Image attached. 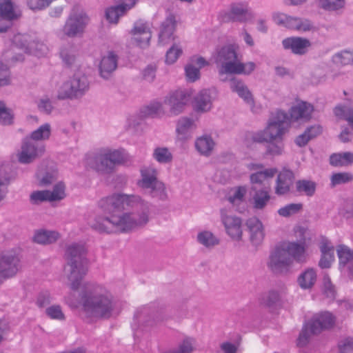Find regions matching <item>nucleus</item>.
<instances>
[{
  "instance_id": "nucleus-1",
  "label": "nucleus",
  "mask_w": 353,
  "mask_h": 353,
  "mask_svg": "<svg viewBox=\"0 0 353 353\" xmlns=\"http://www.w3.org/2000/svg\"><path fill=\"white\" fill-rule=\"evenodd\" d=\"M98 207L105 216L97 217L90 225L100 233L127 232L149 221L148 206L138 195L114 193L100 199Z\"/></svg>"
},
{
  "instance_id": "nucleus-2",
  "label": "nucleus",
  "mask_w": 353,
  "mask_h": 353,
  "mask_svg": "<svg viewBox=\"0 0 353 353\" xmlns=\"http://www.w3.org/2000/svg\"><path fill=\"white\" fill-rule=\"evenodd\" d=\"M83 312L88 318H109L113 310L110 293L102 285L85 284L81 294Z\"/></svg>"
},
{
  "instance_id": "nucleus-3",
  "label": "nucleus",
  "mask_w": 353,
  "mask_h": 353,
  "mask_svg": "<svg viewBox=\"0 0 353 353\" xmlns=\"http://www.w3.org/2000/svg\"><path fill=\"white\" fill-rule=\"evenodd\" d=\"M6 44L10 48L3 52V57L8 63L23 60V53L41 57L48 52L47 45L35 34H15Z\"/></svg>"
},
{
  "instance_id": "nucleus-4",
  "label": "nucleus",
  "mask_w": 353,
  "mask_h": 353,
  "mask_svg": "<svg viewBox=\"0 0 353 353\" xmlns=\"http://www.w3.org/2000/svg\"><path fill=\"white\" fill-rule=\"evenodd\" d=\"M307 245L305 241L288 242L276 247L270 256L268 267L274 272H286L293 260L303 263L306 260Z\"/></svg>"
},
{
  "instance_id": "nucleus-5",
  "label": "nucleus",
  "mask_w": 353,
  "mask_h": 353,
  "mask_svg": "<svg viewBox=\"0 0 353 353\" xmlns=\"http://www.w3.org/2000/svg\"><path fill=\"white\" fill-rule=\"evenodd\" d=\"M65 259L67 265L66 272L70 281V288L73 290H77L81 282L88 272V260L85 258V248L84 244L73 243L69 245L65 250Z\"/></svg>"
},
{
  "instance_id": "nucleus-6",
  "label": "nucleus",
  "mask_w": 353,
  "mask_h": 353,
  "mask_svg": "<svg viewBox=\"0 0 353 353\" xmlns=\"http://www.w3.org/2000/svg\"><path fill=\"white\" fill-rule=\"evenodd\" d=\"M128 160V154L123 149L101 150L94 157L88 159V165L98 172L109 174L114 171L117 165L125 163Z\"/></svg>"
},
{
  "instance_id": "nucleus-7",
  "label": "nucleus",
  "mask_w": 353,
  "mask_h": 353,
  "mask_svg": "<svg viewBox=\"0 0 353 353\" xmlns=\"http://www.w3.org/2000/svg\"><path fill=\"white\" fill-rule=\"evenodd\" d=\"M334 323L335 318L329 312H322L314 314L311 321L303 325L297 339V345L304 347L309 342L312 334H316L323 330L331 328Z\"/></svg>"
},
{
  "instance_id": "nucleus-8",
  "label": "nucleus",
  "mask_w": 353,
  "mask_h": 353,
  "mask_svg": "<svg viewBox=\"0 0 353 353\" xmlns=\"http://www.w3.org/2000/svg\"><path fill=\"white\" fill-rule=\"evenodd\" d=\"M90 83L85 74L75 73L71 78L63 82L57 90L59 100H74L81 98L88 91Z\"/></svg>"
},
{
  "instance_id": "nucleus-9",
  "label": "nucleus",
  "mask_w": 353,
  "mask_h": 353,
  "mask_svg": "<svg viewBox=\"0 0 353 353\" xmlns=\"http://www.w3.org/2000/svg\"><path fill=\"white\" fill-rule=\"evenodd\" d=\"M141 179L137 185L148 191L153 198L165 201L168 198L165 184L158 179V170L153 166L143 168L141 171Z\"/></svg>"
},
{
  "instance_id": "nucleus-10",
  "label": "nucleus",
  "mask_w": 353,
  "mask_h": 353,
  "mask_svg": "<svg viewBox=\"0 0 353 353\" xmlns=\"http://www.w3.org/2000/svg\"><path fill=\"white\" fill-rule=\"evenodd\" d=\"M254 13L246 1L233 2L228 10L219 12V18L224 22H247L254 19Z\"/></svg>"
},
{
  "instance_id": "nucleus-11",
  "label": "nucleus",
  "mask_w": 353,
  "mask_h": 353,
  "mask_svg": "<svg viewBox=\"0 0 353 353\" xmlns=\"http://www.w3.org/2000/svg\"><path fill=\"white\" fill-rule=\"evenodd\" d=\"M88 21L89 19L86 14L73 12L68 16L61 32L70 38L81 37L84 32Z\"/></svg>"
},
{
  "instance_id": "nucleus-12",
  "label": "nucleus",
  "mask_w": 353,
  "mask_h": 353,
  "mask_svg": "<svg viewBox=\"0 0 353 353\" xmlns=\"http://www.w3.org/2000/svg\"><path fill=\"white\" fill-rule=\"evenodd\" d=\"M44 152V145L34 142L31 139L26 137L21 141V149L17 156L19 163L28 164L41 157Z\"/></svg>"
},
{
  "instance_id": "nucleus-13",
  "label": "nucleus",
  "mask_w": 353,
  "mask_h": 353,
  "mask_svg": "<svg viewBox=\"0 0 353 353\" xmlns=\"http://www.w3.org/2000/svg\"><path fill=\"white\" fill-rule=\"evenodd\" d=\"M21 15L20 9L12 0H0V32H6L12 22Z\"/></svg>"
},
{
  "instance_id": "nucleus-14",
  "label": "nucleus",
  "mask_w": 353,
  "mask_h": 353,
  "mask_svg": "<svg viewBox=\"0 0 353 353\" xmlns=\"http://www.w3.org/2000/svg\"><path fill=\"white\" fill-rule=\"evenodd\" d=\"M21 268L19 256L12 251L0 255V284L14 276Z\"/></svg>"
},
{
  "instance_id": "nucleus-15",
  "label": "nucleus",
  "mask_w": 353,
  "mask_h": 353,
  "mask_svg": "<svg viewBox=\"0 0 353 353\" xmlns=\"http://www.w3.org/2000/svg\"><path fill=\"white\" fill-rule=\"evenodd\" d=\"M288 115L284 111L278 110L272 114L265 130L271 141L281 139L288 123Z\"/></svg>"
},
{
  "instance_id": "nucleus-16",
  "label": "nucleus",
  "mask_w": 353,
  "mask_h": 353,
  "mask_svg": "<svg viewBox=\"0 0 353 353\" xmlns=\"http://www.w3.org/2000/svg\"><path fill=\"white\" fill-rule=\"evenodd\" d=\"M213 59L216 64L221 65L219 74L221 75L225 74H231L232 71H229L228 67L235 65L237 60L236 50L233 46L228 45L217 49L213 54Z\"/></svg>"
},
{
  "instance_id": "nucleus-17",
  "label": "nucleus",
  "mask_w": 353,
  "mask_h": 353,
  "mask_svg": "<svg viewBox=\"0 0 353 353\" xmlns=\"http://www.w3.org/2000/svg\"><path fill=\"white\" fill-rule=\"evenodd\" d=\"M221 220L225 227L226 233L234 240H240L242 237V221L233 215L225 208L220 210Z\"/></svg>"
},
{
  "instance_id": "nucleus-18",
  "label": "nucleus",
  "mask_w": 353,
  "mask_h": 353,
  "mask_svg": "<svg viewBox=\"0 0 353 353\" xmlns=\"http://www.w3.org/2000/svg\"><path fill=\"white\" fill-rule=\"evenodd\" d=\"M65 196V186L62 183H57L52 191L40 190L33 192L30 196V201L33 204H39L41 202L49 201H57Z\"/></svg>"
},
{
  "instance_id": "nucleus-19",
  "label": "nucleus",
  "mask_w": 353,
  "mask_h": 353,
  "mask_svg": "<svg viewBox=\"0 0 353 353\" xmlns=\"http://www.w3.org/2000/svg\"><path fill=\"white\" fill-rule=\"evenodd\" d=\"M131 34L132 35V41L137 46L141 48L148 46L152 33L148 23L141 20L136 21L131 30Z\"/></svg>"
},
{
  "instance_id": "nucleus-20",
  "label": "nucleus",
  "mask_w": 353,
  "mask_h": 353,
  "mask_svg": "<svg viewBox=\"0 0 353 353\" xmlns=\"http://www.w3.org/2000/svg\"><path fill=\"white\" fill-rule=\"evenodd\" d=\"M189 100V96L185 91L176 90L170 93L164 99V103L170 107L172 115L181 114Z\"/></svg>"
},
{
  "instance_id": "nucleus-21",
  "label": "nucleus",
  "mask_w": 353,
  "mask_h": 353,
  "mask_svg": "<svg viewBox=\"0 0 353 353\" xmlns=\"http://www.w3.org/2000/svg\"><path fill=\"white\" fill-rule=\"evenodd\" d=\"M313 111L314 107L311 103L300 101L290 108L288 123L307 121L310 119Z\"/></svg>"
},
{
  "instance_id": "nucleus-22",
  "label": "nucleus",
  "mask_w": 353,
  "mask_h": 353,
  "mask_svg": "<svg viewBox=\"0 0 353 353\" xmlns=\"http://www.w3.org/2000/svg\"><path fill=\"white\" fill-rule=\"evenodd\" d=\"M282 45L285 50H290L292 53L298 55L306 54L311 46L309 39L300 37H290L282 41Z\"/></svg>"
},
{
  "instance_id": "nucleus-23",
  "label": "nucleus",
  "mask_w": 353,
  "mask_h": 353,
  "mask_svg": "<svg viewBox=\"0 0 353 353\" xmlns=\"http://www.w3.org/2000/svg\"><path fill=\"white\" fill-rule=\"evenodd\" d=\"M136 4V0H121L119 5L111 6L105 10L106 19L110 23L117 24L119 18L126 14Z\"/></svg>"
},
{
  "instance_id": "nucleus-24",
  "label": "nucleus",
  "mask_w": 353,
  "mask_h": 353,
  "mask_svg": "<svg viewBox=\"0 0 353 353\" xmlns=\"http://www.w3.org/2000/svg\"><path fill=\"white\" fill-rule=\"evenodd\" d=\"M176 28L175 17L172 13H168L165 21L161 23L159 34V43L165 45L174 39V32Z\"/></svg>"
},
{
  "instance_id": "nucleus-25",
  "label": "nucleus",
  "mask_w": 353,
  "mask_h": 353,
  "mask_svg": "<svg viewBox=\"0 0 353 353\" xmlns=\"http://www.w3.org/2000/svg\"><path fill=\"white\" fill-rule=\"evenodd\" d=\"M196 128L197 124L194 119L188 117L180 118L176 128L177 139L181 141L190 139Z\"/></svg>"
},
{
  "instance_id": "nucleus-26",
  "label": "nucleus",
  "mask_w": 353,
  "mask_h": 353,
  "mask_svg": "<svg viewBox=\"0 0 353 353\" xmlns=\"http://www.w3.org/2000/svg\"><path fill=\"white\" fill-rule=\"evenodd\" d=\"M245 224L250 232L252 243L256 246L260 245L265 236L262 222L258 218L254 216L248 219Z\"/></svg>"
},
{
  "instance_id": "nucleus-27",
  "label": "nucleus",
  "mask_w": 353,
  "mask_h": 353,
  "mask_svg": "<svg viewBox=\"0 0 353 353\" xmlns=\"http://www.w3.org/2000/svg\"><path fill=\"white\" fill-rule=\"evenodd\" d=\"M336 251L340 269L341 271L347 270L349 276L353 279V251L344 245H339Z\"/></svg>"
},
{
  "instance_id": "nucleus-28",
  "label": "nucleus",
  "mask_w": 353,
  "mask_h": 353,
  "mask_svg": "<svg viewBox=\"0 0 353 353\" xmlns=\"http://www.w3.org/2000/svg\"><path fill=\"white\" fill-rule=\"evenodd\" d=\"M294 178V173L291 170L283 169L281 171L277 176L275 193L279 196L289 193Z\"/></svg>"
},
{
  "instance_id": "nucleus-29",
  "label": "nucleus",
  "mask_w": 353,
  "mask_h": 353,
  "mask_svg": "<svg viewBox=\"0 0 353 353\" xmlns=\"http://www.w3.org/2000/svg\"><path fill=\"white\" fill-rule=\"evenodd\" d=\"M117 62V55L112 51L108 52L105 55L102 57L99 63L101 76L104 79H108L111 73L116 70Z\"/></svg>"
},
{
  "instance_id": "nucleus-30",
  "label": "nucleus",
  "mask_w": 353,
  "mask_h": 353,
  "mask_svg": "<svg viewBox=\"0 0 353 353\" xmlns=\"http://www.w3.org/2000/svg\"><path fill=\"white\" fill-rule=\"evenodd\" d=\"M59 57L64 65L68 68L77 65L79 61L78 51L73 46L69 44L60 48Z\"/></svg>"
},
{
  "instance_id": "nucleus-31",
  "label": "nucleus",
  "mask_w": 353,
  "mask_h": 353,
  "mask_svg": "<svg viewBox=\"0 0 353 353\" xmlns=\"http://www.w3.org/2000/svg\"><path fill=\"white\" fill-rule=\"evenodd\" d=\"M230 88L233 92H236L238 95L250 105L252 111L254 112L253 109L254 99L252 95L243 81L235 78L231 79Z\"/></svg>"
},
{
  "instance_id": "nucleus-32",
  "label": "nucleus",
  "mask_w": 353,
  "mask_h": 353,
  "mask_svg": "<svg viewBox=\"0 0 353 353\" xmlns=\"http://www.w3.org/2000/svg\"><path fill=\"white\" fill-rule=\"evenodd\" d=\"M285 27L299 32L310 31L313 28L312 22L306 19L288 15Z\"/></svg>"
},
{
  "instance_id": "nucleus-33",
  "label": "nucleus",
  "mask_w": 353,
  "mask_h": 353,
  "mask_svg": "<svg viewBox=\"0 0 353 353\" xmlns=\"http://www.w3.org/2000/svg\"><path fill=\"white\" fill-rule=\"evenodd\" d=\"M321 258L319 261V266L321 268H329L334 260V247L327 241H323L320 246Z\"/></svg>"
},
{
  "instance_id": "nucleus-34",
  "label": "nucleus",
  "mask_w": 353,
  "mask_h": 353,
  "mask_svg": "<svg viewBox=\"0 0 353 353\" xmlns=\"http://www.w3.org/2000/svg\"><path fill=\"white\" fill-rule=\"evenodd\" d=\"M215 143L212 138L209 135H203L198 137L195 141V148L201 154L208 157L211 154Z\"/></svg>"
},
{
  "instance_id": "nucleus-35",
  "label": "nucleus",
  "mask_w": 353,
  "mask_h": 353,
  "mask_svg": "<svg viewBox=\"0 0 353 353\" xmlns=\"http://www.w3.org/2000/svg\"><path fill=\"white\" fill-rule=\"evenodd\" d=\"M59 238V234L54 230H39L35 232L33 241L39 244H50Z\"/></svg>"
},
{
  "instance_id": "nucleus-36",
  "label": "nucleus",
  "mask_w": 353,
  "mask_h": 353,
  "mask_svg": "<svg viewBox=\"0 0 353 353\" xmlns=\"http://www.w3.org/2000/svg\"><path fill=\"white\" fill-rule=\"evenodd\" d=\"M194 108L199 112H207L212 108L211 97L209 91H201L194 99Z\"/></svg>"
},
{
  "instance_id": "nucleus-37",
  "label": "nucleus",
  "mask_w": 353,
  "mask_h": 353,
  "mask_svg": "<svg viewBox=\"0 0 353 353\" xmlns=\"http://www.w3.org/2000/svg\"><path fill=\"white\" fill-rule=\"evenodd\" d=\"M276 172L277 170L273 168L257 171L250 175V182L252 185H263L268 179L272 178Z\"/></svg>"
},
{
  "instance_id": "nucleus-38",
  "label": "nucleus",
  "mask_w": 353,
  "mask_h": 353,
  "mask_svg": "<svg viewBox=\"0 0 353 353\" xmlns=\"http://www.w3.org/2000/svg\"><path fill=\"white\" fill-rule=\"evenodd\" d=\"M197 241L206 248H212L219 243V238L209 230H203L197 234Z\"/></svg>"
},
{
  "instance_id": "nucleus-39",
  "label": "nucleus",
  "mask_w": 353,
  "mask_h": 353,
  "mask_svg": "<svg viewBox=\"0 0 353 353\" xmlns=\"http://www.w3.org/2000/svg\"><path fill=\"white\" fill-rule=\"evenodd\" d=\"M196 347V340L194 338L185 336L179 344L177 348L168 350L164 353H192Z\"/></svg>"
},
{
  "instance_id": "nucleus-40",
  "label": "nucleus",
  "mask_w": 353,
  "mask_h": 353,
  "mask_svg": "<svg viewBox=\"0 0 353 353\" xmlns=\"http://www.w3.org/2000/svg\"><path fill=\"white\" fill-rule=\"evenodd\" d=\"M10 168L8 165L0 166V201L6 196L8 192V186L10 183Z\"/></svg>"
},
{
  "instance_id": "nucleus-41",
  "label": "nucleus",
  "mask_w": 353,
  "mask_h": 353,
  "mask_svg": "<svg viewBox=\"0 0 353 353\" xmlns=\"http://www.w3.org/2000/svg\"><path fill=\"white\" fill-rule=\"evenodd\" d=\"M270 200V195L268 188L256 191L253 196V207L257 210L263 209Z\"/></svg>"
},
{
  "instance_id": "nucleus-42",
  "label": "nucleus",
  "mask_w": 353,
  "mask_h": 353,
  "mask_svg": "<svg viewBox=\"0 0 353 353\" xmlns=\"http://www.w3.org/2000/svg\"><path fill=\"white\" fill-rule=\"evenodd\" d=\"M316 281V273L314 269L308 268L298 278L299 285L303 289L311 288Z\"/></svg>"
},
{
  "instance_id": "nucleus-43",
  "label": "nucleus",
  "mask_w": 353,
  "mask_h": 353,
  "mask_svg": "<svg viewBox=\"0 0 353 353\" xmlns=\"http://www.w3.org/2000/svg\"><path fill=\"white\" fill-rule=\"evenodd\" d=\"M334 114L337 117L346 120L353 130V105H337L334 108Z\"/></svg>"
},
{
  "instance_id": "nucleus-44",
  "label": "nucleus",
  "mask_w": 353,
  "mask_h": 353,
  "mask_svg": "<svg viewBox=\"0 0 353 353\" xmlns=\"http://www.w3.org/2000/svg\"><path fill=\"white\" fill-rule=\"evenodd\" d=\"M51 134V125L48 123L41 125L39 128L32 131L28 137L36 142L48 140Z\"/></svg>"
},
{
  "instance_id": "nucleus-45",
  "label": "nucleus",
  "mask_w": 353,
  "mask_h": 353,
  "mask_svg": "<svg viewBox=\"0 0 353 353\" xmlns=\"http://www.w3.org/2000/svg\"><path fill=\"white\" fill-rule=\"evenodd\" d=\"M330 164L334 166H344L353 163V153L346 152L333 154L330 158Z\"/></svg>"
},
{
  "instance_id": "nucleus-46",
  "label": "nucleus",
  "mask_w": 353,
  "mask_h": 353,
  "mask_svg": "<svg viewBox=\"0 0 353 353\" xmlns=\"http://www.w3.org/2000/svg\"><path fill=\"white\" fill-rule=\"evenodd\" d=\"M152 157L158 163L166 164L172 162L173 155L166 147H157L154 150Z\"/></svg>"
},
{
  "instance_id": "nucleus-47",
  "label": "nucleus",
  "mask_w": 353,
  "mask_h": 353,
  "mask_svg": "<svg viewBox=\"0 0 353 353\" xmlns=\"http://www.w3.org/2000/svg\"><path fill=\"white\" fill-rule=\"evenodd\" d=\"M316 183L310 180H298L296 182V191L306 196H312L316 191Z\"/></svg>"
},
{
  "instance_id": "nucleus-48",
  "label": "nucleus",
  "mask_w": 353,
  "mask_h": 353,
  "mask_svg": "<svg viewBox=\"0 0 353 353\" xmlns=\"http://www.w3.org/2000/svg\"><path fill=\"white\" fill-rule=\"evenodd\" d=\"M245 186H237L231 190V194L228 196V201L234 206L238 205L245 200L247 193Z\"/></svg>"
},
{
  "instance_id": "nucleus-49",
  "label": "nucleus",
  "mask_w": 353,
  "mask_h": 353,
  "mask_svg": "<svg viewBox=\"0 0 353 353\" xmlns=\"http://www.w3.org/2000/svg\"><path fill=\"white\" fill-rule=\"evenodd\" d=\"M345 0H319L321 8L329 12H337L345 6Z\"/></svg>"
},
{
  "instance_id": "nucleus-50",
  "label": "nucleus",
  "mask_w": 353,
  "mask_h": 353,
  "mask_svg": "<svg viewBox=\"0 0 353 353\" xmlns=\"http://www.w3.org/2000/svg\"><path fill=\"white\" fill-rule=\"evenodd\" d=\"M163 114L162 105L158 101H154L150 103L148 105L145 106L141 110V117H159Z\"/></svg>"
},
{
  "instance_id": "nucleus-51",
  "label": "nucleus",
  "mask_w": 353,
  "mask_h": 353,
  "mask_svg": "<svg viewBox=\"0 0 353 353\" xmlns=\"http://www.w3.org/2000/svg\"><path fill=\"white\" fill-rule=\"evenodd\" d=\"M228 67L229 71H232L231 74H250L255 68V64L253 62H248L246 63H242L239 61L236 62L235 65H231Z\"/></svg>"
},
{
  "instance_id": "nucleus-52",
  "label": "nucleus",
  "mask_w": 353,
  "mask_h": 353,
  "mask_svg": "<svg viewBox=\"0 0 353 353\" xmlns=\"http://www.w3.org/2000/svg\"><path fill=\"white\" fill-rule=\"evenodd\" d=\"M333 61L339 65H353V50H343L333 56Z\"/></svg>"
},
{
  "instance_id": "nucleus-53",
  "label": "nucleus",
  "mask_w": 353,
  "mask_h": 353,
  "mask_svg": "<svg viewBox=\"0 0 353 353\" xmlns=\"http://www.w3.org/2000/svg\"><path fill=\"white\" fill-rule=\"evenodd\" d=\"M279 301V294L276 291H270L262 294L260 303L268 307L276 305Z\"/></svg>"
},
{
  "instance_id": "nucleus-54",
  "label": "nucleus",
  "mask_w": 353,
  "mask_h": 353,
  "mask_svg": "<svg viewBox=\"0 0 353 353\" xmlns=\"http://www.w3.org/2000/svg\"><path fill=\"white\" fill-rule=\"evenodd\" d=\"M303 208L301 203H290L278 210V214L283 217H289L298 213Z\"/></svg>"
},
{
  "instance_id": "nucleus-55",
  "label": "nucleus",
  "mask_w": 353,
  "mask_h": 353,
  "mask_svg": "<svg viewBox=\"0 0 353 353\" xmlns=\"http://www.w3.org/2000/svg\"><path fill=\"white\" fill-rule=\"evenodd\" d=\"M353 179V175L350 172H339L332 175L330 181L332 187L338 185L344 184L351 181Z\"/></svg>"
},
{
  "instance_id": "nucleus-56",
  "label": "nucleus",
  "mask_w": 353,
  "mask_h": 353,
  "mask_svg": "<svg viewBox=\"0 0 353 353\" xmlns=\"http://www.w3.org/2000/svg\"><path fill=\"white\" fill-rule=\"evenodd\" d=\"M14 114L10 109L6 107L5 104L0 101V123L3 125L12 123Z\"/></svg>"
},
{
  "instance_id": "nucleus-57",
  "label": "nucleus",
  "mask_w": 353,
  "mask_h": 353,
  "mask_svg": "<svg viewBox=\"0 0 353 353\" xmlns=\"http://www.w3.org/2000/svg\"><path fill=\"white\" fill-rule=\"evenodd\" d=\"M46 315L51 319L64 321L65 317L61 307L59 305H53L46 308Z\"/></svg>"
},
{
  "instance_id": "nucleus-58",
  "label": "nucleus",
  "mask_w": 353,
  "mask_h": 353,
  "mask_svg": "<svg viewBox=\"0 0 353 353\" xmlns=\"http://www.w3.org/2000/svg\"><path fill=\"white\" fill-rule=\"evenodd\" d=\"M267 145V154L270 155H280L283 152V143L281 139L268 141Z\"/></svg>"
},
{
  "instance_id": "nucleus-59",
  "label": "nucleus",
  "mask_w": 353,
  "mask_h": 353,
  "mask_svg": "<svg viewBox=\"0 0 353 353\" xmlns=\"http://www.w3.org/2000/svg\"><path fill=\"white\" fill-rule=\"evenodd\" d=\"M182 54V49L177 45H173L166 52L165 63H174Z\"/></svg>"
},
{
  "instance_id": "nucleus-60",
  "label": "nucleus",
  "mask_w": 353,
  "mask_h": 353,
  "mask_svg": "<svg viewBox=\"0 0 353 353\" xmlns=\"http://www.w3.org/2000/svg\"><path fill=\"white\" fill-rule=\"evenodd\" d=\"M246 139H252L254 143H263L271 141L265 129L264 130L259 131L254 133L250 132L247 134Z\"/></svg>"
},
{
  "instance_id": "nucleus-61",
  "label": "nucleus",
  "mask_w": 353,
  "mask_h": 353,
  "mask_svg": "<svg viewBox=\"0 0 353 353\" xmlns=\"http://www.w3.org/2000/svg\"><path fill=\"white\" fill-rule=\"evenodd\" d=\"M10 73L6 64L0 61V86H5L10 83Z\"/></svg>"
},
{
  "instance_id": "nucleus-62",
  "label": "nucleus",
  "mask_w": 353,
  "mask_h": 353,
  "mask_svg": "<svg viewBox=\"0 0 353 353\" xmlns=\"http://www.w3.org/2000/svg\"><path fill=\"white\" fill-rule=\"evenodd\" d=\"M37 106L41 112L47 114H50L53 110L52 101L47 96L43 97L39 100Z\"/></svg>"
},
{
  "instance_id": "nucleus-63",
  "label": "nucleus",
  "mask_w": 353,
  "mask_h": 353,
  "mask_svg": "<svg viewBox=\"0 0 353 353\" xmlns=\"http://www.w3.org/2000/svg\"><path fill=\"white\" fill-rule=\"evenodd\" d=\"M185 75L189 81L194 82L200 77V70L194 67L191 63L185 68Z\"/></svg>"
},
{
  "instance_id": "nucleus-64",
  "label": "nucleus",
  "mask_w": 353,
  "mask_h": 353,
  "mask_svg": "<svg viewBox=\"0 0 353 353\" xmlns=\"http://www.w3.org/2000/svg\"><path fill=\"white\" fill-rule=\"evenodd\" d=\"M339 353H353V338H347L339 345Z\"/></svg>"
}]
</instances>
